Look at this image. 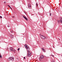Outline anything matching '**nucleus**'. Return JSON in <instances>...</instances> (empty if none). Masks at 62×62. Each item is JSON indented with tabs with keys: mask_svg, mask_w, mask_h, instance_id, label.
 Segmentation results:
<instances>
[{
	"mask_svg": "<svg viewBox=\"0 0 62 62\" xmlns=\"http://www.w3.org/2000/svg\"><path fill=\"white\" fill-rule=\"evenodd\" d=\"M20 50V48H19L18 49H17L18 51H19Z\"/></svg>",
	"mask_w": 62,
	"mask_h": 62,
	"instance_id": "20",
	"label": "nucleus"
},
{
	"mask_svg": "<svg viewBox=\"0 0 62 62\" xmlns=\"http://www.w3.org/2000/svg\"><path fill=\"white\" fill-rule=\"evenodd\" d=\"M11 8V9H12V8L11 7V8Z\"/></svg>",
	"mask_w": 62,
	"mask_h": 62,
	"instance_id": "28",
	"label": "nucleus"
},
{
	"mask_svg": "<svg viewBox=\"0 0 62 62\" xmlns=\"http://www.w3.org/2000/svg\"><path fill=\"white\" fill-rule=\"evenodd\" d=\"M31 53H28V54L27 55V56L28 57H30V56H31Z\"/></svg>",
	"mask_w": 62,
	"mask_h": 62,
	"instance_id": "4",
	"label": "nucleus"
},
{
	"mask_svg": "<svg viewBox=\"0 0 62 62\" xmlns=\"http://www.w3.org/2000/svg\"><path fill=\"white\" fill-rule=\"evenodd\" d=\"M0 17L1 18V19H2V17L1 16H0Z\"/></svg>",
	"mask_w": 62,
	"mask_h": 62,
	"instance_id": "19",
	"label": "nucleus"
},
{
	"mask_svg": "<svg viewBox=\"0 0 62 62\" xmlns=\"http://www.w3.org/2000/svg\"><path fill=\"white\" fill-rule=\"evenodd\" d=\"M13 18H14V17H14V16H13Z\"/></svg>",
	"mask_w": 62,
	"mask_h": 62,
	"instance_id": "27",
	"label": "nucleus"
},
{
	"mask_svg": "<svg viewBox=\"0 0 62 62\" xmlns=\"http://www.w3.org/2000/svg\"><path fill=\"white\" fill-rule=\"evenodd\" d=\"M50 16H51V13H50Z\"/></svg>",
	"mask_w": 62,
	"mask_h": 62,
	"instance_id": "22",
	"label": "nucleus"
},
{
	"mask_svg": "<svg viewBox=\"0 0 62 62\" xmlns=\"http://www.w3.org/2000/svg\"><path fill=\"white\" fill-rule=\"evenodd\" d=\"M59 39V40H60V39Z\"/></svg>",
	"mask_w": 62,
	"mask_h": 62,
	"instance_id": "29",
	"label": "nucleus"
},
{
	"mask_svg": "<svg viewBox=\"0 0 62 62\" xmlns=\"http://www.w3.org/2000/svg\"><path fill=\"white\" fill-rule=\"evenodd\" d=\"M23 58H24V59H25V57H24Z\"/></svg>",
	"mask_w": 62,
	"mask_h": 62,
	"instance_id": "23",
	"label": "nucleus"
},
{
	"mask_svg": "<svg viewBox=\"0 0 62 62\" xmlns=\"http://www.w3.org/2000/svg\"><path fill=\"white\" fill-rule=\"evenodd\" d=\"M8 6L9 7V8H11V7H10V6H9V5H8Z\"/></svg>",
	"mask_w": 62,
	"mask_h": 62,
	"instance_id": "16",
	"label": "nucleus"
},
{
	"mask_svg": "<svg viewBox=\"0 0 62 62\" xmlns=\"http://www.w3.org/2000/svg\"><path fill=\"white\" fill-rule=\"evenodd\" d=\"M8 59L9 61H10V60H12V61H14V57H11L9 58Z\"/></svg>",
	"mask_w": 62,
	"mask_h": 62,
	"instance_id": "2",
	"label": "nucleus"
},
{
	"mask_svg": "<svg viewBox=\"0 0 62 62\" xmlns=\"http://www.w3.org/2000/svg\"><path fill=\"white\" fill-rule=\"evenodd\" d=\"M38 3H36V5L37 7V6H38Z\"/></svg>",
	"mask_w": 62,
	"mask_h": 62,
	"instance_id": "18",
	"label": "nucleus"
},
{
	"mask_svg": "<svg viewBox=\"0 0 62 62\" xmlns=\"http://www.w3.org/2000/svg\"><path fill=\"white\" fill-rule=\"evenodd\" d=\"M7 26L8 27H9V26Z\"/></svg>",
	"mask_w": 62,
	"mask_h": 62,
	"instance_id": "24",
	"label": "nucleus"
},
{
	"mask_svg": "<svg viewBox=\"0 0 62 62\" xmlns=\"http://www.w3.org/2000/svg\"><path fill=\"white\" fill-rule=\"evenodd\" d=\"M60 22L61 23H62V18H61V17H60Z\"/></svg>",
	"mask_w": 62,
	"mask_h": 62,
	"instance_id": "5",
	"label": "nucleus"
},
{
	"mask_svg": "<svg viewBox=\"0 0 62 62\" xmlns=\"http://www.w3.org/2000/svg\"><path fill=\"white\" fill-rule=\"evenodd\" d=\"M28 7H29V8H31V5H30V4H28Z\"/></svg>",
	"mask_w": 62,
	"mask_h": 62,
	"instance_id": "10",
	"label": "nucleus"
},
{
	"mask_svg": "<svg viewBox=\"0 0 62 62\" xmlns=\"http://www.w3.org/2000/svg\"><path fill=\"white\" fill-rule=\"evenodd\" d=\"M54 62V61L53 62Z\"/></svg>",
	"mask_w": 62,
	"mask_h": 62,
	"instance_id": "26",
	"label": "nucleus"
},
{
	"mask_svg": "<svg viewBox=\"0 0 62 62\" xmlns=\"http://www.w3.org/2000/svg\"><path fill=\"white\" fill-rule=\"evenodd\" d=\"M0 54H0V58H2V56Z\"/></svg>",
	"mask_w": 62,
	"mask_h": 62,
	"instance_id": "14",
	"label": "nucleus"
},
{
	"mask_svg": "<svg viewBox=\"0 0 62 62\" xmlns=\"http://www.w3.org/2000/svg\"><path fill=\"white\" fill-rule=\"evenodd\" d=\"M11 33H13V31H11Z\"/></svg>",
	"mask_w": 62,
	"mask_h": 62,
	"instance_id": "17",
	"label": "nucleus"
},
{
	"mask_svg": "<svg viewBox=\"0 0 62 62\" xmlns=\"http://www.w3.org/2000/svg\"><path fill=\"white\" fill-rule=\"evenodd\" d=\"M42 50L44 52H45V50L43 48H42Z\"/></svg>",
	"mask_w": 62,
	"mask_h": 62,
	"instance_id": "11",
	"label": "nucleus"
},
{
	"mask_svg": "<svg viewBox=\"0 0 62 62\" xmlns=\"http://www.w3.org/2000/svg\"><path fill=\"white\" fill-rule=\"evenodd\" d=\"M15 51H16L15 50V49H14V50L13 49L12 51H13V52H14H14H15Z\"/></svg>",
	"mask_w": 62,
	"mask_h": 62,
	"instance_id": "13",
	"label": "nucleus"
},
{
	"mask_svg": "<svg viewBox=\"0 0 62 62\" xmlns=\"http://www.w3.org/2000/svg\"><path fill=\"white\" fill-rule=\"evenodd\" d=\"M24 46L25 47V48H26V49H27V50L28 51L29 50H30V48H29V46H28L27 45L25 44Z\"/></svg>",
	"mask_w": 62,
	"mask_h": 62,
	"instance_id": "1",
	"label": "nucleus"
},
{
	"mask_svg": "<svg viewBox=\"0 0 62 62\" xmlns=\"http://www.w3.org/2000/svg\"><path fill=\"white\" fill-rule=\"evenodd\" d=\"M30 50H27V52H28V53H30V51H29Z\"/></svg>",
	"mask_w": 62,
	"mask_h": 62,
	"instance_id": "12",
	"label": "nucleus"
},
{
	"mask_svg": "<svg viewBox=\"0 0 62 62\" xmlns=\"http://www.w3.org/2000/svg\"><path fill=\"white\" fill-rule=\"evenodd\" d=\"M4 3H5V4H6L5 3H6V2L5 1V2H4Z\"/></svg>",
	"mask_w": 62,
	"mask_h": 62,
	"instance_id": "25",
	"label": "nucleus"
},
{
	"mask_svg": "<svg viewBox=\"0 0 62 62\" xmlns=\"http://www.w3.org/2000/svg\"><path fill=\"white\" fill-rule=\"evenodd\" d=\"M40 58L41 59H42L44 58V56L43 55H41L40 57Z\"/></svg>",
	"mask_w": 62,
	"mask_h": 62,
	"instance_id": "8",
	"label": "nucleus"
},
{
	"mask_svg": "<svg viewBox=\"0 0 62 62\" xmlns=\"http://www.w3.org/2000/svg\"><path fill=\"white\" fill-rule=\"evenodd\" d=\"M23 16V18H24L25 19V20H26L27 21H28V19L26 18V17L25 16Z\"/></svg>",
	"mask_w": 62,
	"mask_h": 62,
	"instance_id": "7",
	"label": "nucleus"
},
{
	"mask_svg": "<svg viewBox=\"0 0 62 62\" xmlns=\"http://www.w3.org/2000/svg\"><path fill=\"white\" fill-rule=\"evenodd\" d=\"M10 37L12 39H13L14 38V36L13 35H10Z\"/></svg>",
	"mask_w": 62,
	"mask_h": 62,
	"instance_id": "6",
	"label": "nucleus"
},
{
	"mask_svg": "<svg viewBox=\"0 0 62 62\" xmlns=\"http://www.w3.org/2000/svg\"><path fill=\"white\" fill-rule=\"evenodd\" d=\"M10 50H11V51H12V50H13V48L12 47H10Z\"/></svg>",
	"mask_w": 62,
	"mask_h": 62,
	"instance_id": "9",
	"label": "nucleus"
},
{
	"mask_svg": "<svg viewBox=\"0 0 62 62\" xmlns=\"http://www.w3.org/2000/svg\"><path fill=\"white\" fill-rule=\"evenodd\" d=\"M51 55V56H53V57H54V55Z\"/></svg>",
	"mask_w": 62,
	"mask_h": 62,
	"instance_id": "21",
	"label": "nucleus"
},
{
	"mask_svg": "<svg viewBox=\"0 0 62 62\" xmlns=\"http://www.w3.org/2000/svg\"><path fill=\"white\" fill-rule=\"evenodd\" d=\"M57 21L58 22V23H59V22H60V21H59V20H58Z\"/></svg>",
	"mask_w": 62,
	"mask_h": 62,
	"instance_id": "15",
	"label": "nucleus"
},
{
	"mask_svg": "<svg viewBox=\"0 0 62 62\" xmlns=\"http://www.w3.org/2000/svg\"><path fill=\"white\" fill-rule=\"evenodd\" d=\"M40 37L41 39H45V37L43 35H41L40 36Z\"/></svg>",
	"mask_w": 62,
	"mask_h": 62,
	"instance_id": "3",
	"label": "nucleus"
}]
</instances>
